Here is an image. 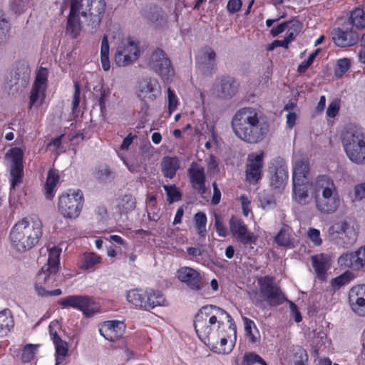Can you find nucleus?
Segmentation results:
<instances>
[{
    "mask_svg": "<svg viewBox=\"0 0 365 365\" xmlns=\"http://www.w3.org/2000/svg\"><path fill=\"white\" fill-rule=\"evenodd\" d=\"M245 335L250 343L257 345L260 342V334L255 322L247 318H243Z\"/></svg>",
    "mask_w": 365,
    "mask_h": 365,
    "instance_id": "obj_35",
    "label": "nucleus"
},
{
    "mask_svg": "<svg viewBox=\"0 0 365 365\" xmlns=\"http://www.w3.org/2000/svg\"><path fill=\"white\" fill-rule=\"evenodd\" d=\"M136 201L134 196L125 194L120 197L118 202V209L121 213H128L135 208Z\"/></svg>",
    "mask_w": 365,
    "mask_h": 365,
    "instance_id": "obj_41",
    "label": "nucleus"
},
{
    "mask_svg": "<svg viewBox=\"0 0 365 365\" xmlns=\"http://www.w3.org/2000/svg\"><path fill=\"white\" fill-rule=\"evenodd\" d=\"M242 6V0H229L226 6V9L229 14H234L241 9Z\"/></svg>",
    "mask_w": 365,
    "mask_h": 365,
    "instance_id": "obj_61",
    "label": "nucleus"
},
{
    "mask_svg": "<svg viewBox=\"0 0 365 365\" xmlns=\"http://www.w3.org/2000/svg\"><path fill=\"white\" fill-rule=\"evenodd\" d=\"M339 103L336 101L331 102L327 110V115L330 118H334L339 113Z\"/></svg>",
    "mask_w": 365,
    "mask_h": 365,
    "instance_id": "obj_64",
    "label": "nucleus"
},
{
    "mask_svg": "<svg viewBox=\"0 0 365 365\" xmlns=\"http://www.w3.org/2000/svg\"><path fill=\"white\" fill-rule=\"evenodd\" d=\"M194 222L198 235L204 237L206 235L207 216L202 212H197L194 216Z\"/></svg>",
    "mask_w": 365,
    "mask_h": 365,
    "instance_id": "obj_45",
    "label": "nucleus"
},
{
    "mask_svg": "<svg viewBox=\"0 0 365 365\" xmlns=\"http://www.w3.org/2000/svg\"><path fill=\"white\" fill-rule=\"evenodd\" d=\"M274 242L281 247L289 249L294 247L291 229L282 227L274 237Z\"/></svg>",
    "mask_w": 365,
    "mask_h": 365,
    "instance_id": "obj_38",
    "label": "nucleus"
},
{
    "mask_svg": "<svg viewBox=\"0 0 365 365\" xmlns=\"http://www.w3.org/2000/svg\"><path fill=\"white\" fill-rule=\"evenodd\" d=\"M148 295L150 303H152L153 304H150V307L149 308L150 309H152L155 308L157 306H166L168 305V302L163 296V294L158 290H155L153 289H148Z\"/></svg>",
    "mask_w": 365,
    "mask_h": 365,
    "instance_id": "obj_43",
    "label": "nucleus"
},
{
    "mask_svg": "<svg viewBox=\"0 0 365 365\" xmlns=\"http://www.w3.org/2000/svg\"><path fill=\"white\" fill-rule=\"evenodd\" d=\"M259 285L260 299L257 305L264 307V302L269 306H277L283 303L284 297L279 286L275 283L274 277L266 276L258 281Z\"/></svg>",
    "mask_w": 365,
    "mask_h": 365,
    "instance_id": "obj_10",
    "label": "nucleus"
},
{
    "mask_svg": "<svg viewBox=\"0 0 365 365\" xmlns=\"http://www.w3.org/2000/svg\"><path fill=\"white\" fill-rule=\"evenodd\" d=\"M177 278L190 289L198 291L202 288V280L200 274L190 267H180L176 274Z\"/></svg>",
    "mask_w": 365,
    "mask_h": 365,
    "instance_id": "obj_23",
    "label": "nucleus"
},
{
    "mask_svg": "<svg viewBox=\"0 0 365 365\" xmlns=\"http://www.w3.org/2000/svg\"><path fill=\"white\" fill-rule=\"evenodd\" d=\"M312 262L318 278L324 279L326 272L331 267V257L324 253L316 255L312 257Z\"/></svg>",
    "mask_w": 365,
    "mask_h": 365,
    "instance_id": "obj_30",
    "label": "nucleus"
},
{
    "mask_svg": "<svg viewBox=\"0 0 365 365\" xmlns=\"http://www.w3.org/2000/svg\"><path fill=\"white\" fill-rule=\"evenodd\" d=\"M59 175L57 170L51 169L47 175L46 182L45 184L46 197L52 199L55 195L54 189L58 182Z\"/></svg>",
    "mask_w": 365,
    "mask_h": 365,
    "instance_id": "obj_40",
    "label": "nucleus"
},
{
    "mask_svg": "<svg viewBox=\"0 0 365 365\" xmlns=\"http://www.w3.org/2000/svg\"><path fill=\"white\" fill-rule=\"evenodd\" d=\"M144 18L156 27L163 26L166 22L161 9L156 6L150 7L146 10L144 13Z\"/></svg>",
    "mask_w": 365,
    "mask_h": 365,
    "instance_id": "obj_34",
    "label": "nucleus"
},
{
    "mask_svg": "<svg viewBox=\"0 0 365 365\" xmlns=\"http://www.w3.org/2000/svg\"><path fill=\"white\" fill-rule=\"evenodd\" d=\"M331 36L335 44L340 47H347L354 45L358 39V34L351 31H344L339 28L334 29L331 32Z\"/></svg>",
    "mask_w": 365,
    "mask_h": 365,
    "instance_id": "obj_28",
    "label": "nucleus"
},
{
    "mask_svg": "<svg viewBox=\"0 0 365 365\" xmlns=\"http://www.w3.org/2000/svg\"><path fill=\"white\" fill-rule=\"evenodd\" d=\"M148 295V289H132L127 292L126 299L128 302L132 304L135 307L149 310L150 304V299Z\"/></svg>",
    "mask_w": 365,
    "mask_h": 365,
    "instance_id": "obj_27",
    "label": "nucleus"
},
{
    "mask_svg": "<svg viewBox=\"0 0 365 365\" xmlns=\"http://www.w3.org/2000/svg\"><path fill=\"white\" fill-rule=\"evenodd\" d=\"M307 237L314 246L318 247L322 244V239L320 236V231L316 228H309L307 232Z\"/></svg>",
    "mask_w": 365,
    "mask_h": 365,
    "instance_id": "obj_53",
    "label": "nucleus"
},
{
    "mask_svg": "<svg viewBox=\"0 0 365 365\" xmlns=\"http://www.w3.org/2000/svg\"><path fill=\"white\" fill-rule=\"evenodd\" d=\"M359 230L356 225L351 220H342L334 223L327 232L329 240L334 245L347 249L356 242Z\"/></svg>",
    "mask_w": 365,
    "mask_h": 365,
    "instance_id": "obj_8",
    "label": "nucleus"
},
{
    "mask_svg": "<svg viewBox=\"0 0 365 365\" xmlns=\"http://www.w3.org/2000/svg\"><path fill=\"white\" fill-rule=\"evenodd\" d=\"M316 209L322 214H333L341 205L338 189L334 180L327 175H319L311 182Z\"/></svg>",
    "mask_w": 365,
    "mask_h": 365,
    "instance_id": "obj_5",
    "label": "nucleus"
},
{
    "mask_svg": "<svg viewBox=\"0 0 365 365\" xmlns=\"http://www.w3.org/2000/svg\"><path fill=\"white\" fill-rule=\"evenodd\" d=\"M286 36H285V41L287 43H289L294 38V36L300 31L301 25L299 21H289V26Z\"/></svg>",
    "mask_w": 365,
    "mask_h": 365,
    "instance_id": "obj_49",
    "label": "nucleus"
},
{
    "mask_svg": "<svg viewBox=\"0 0 365 365\" xmlns=\"http://www.w3.org/2000/svg\"><path fill=\"white\" fill-rule=\"evenodd\" d=\"M365 198V182L357 184L354 187V201H360Z\"/></svg>",
    "mask_w": 365,
    "mask_h": 365,
    "instance_id": "obj_62",
    "label": "nucleus"
},
{
    "mask_svg": "<svg viewBox=\"0 0 365 365\" xmlns=\"http://www.w3.org/2000/svg\"><path fill=\"white\" fill-rule=\"evenodd\" d=\"M235 135L250 144L262 142L269 131V125L261 112L252 107L239 109L231 121Z\"/></svg>",
    "mask_w": 365,
    "mask_h": 365,
    "instance_id": "obj_1",
    "label": "nucleus"
},
{
    "mask_svg": "<svg viewBox=\"0 0 365 365\" xmlns=\"http://www.w3.org/2000/svg\"><path fill=\"white\" fill-rule=\"evenodd\" d=\"M352 278V273L349 271H346L341 274L340 276L334 278L331 284L334 287H341L346 284H347Z\"/></svg>",
    "mask_w": 365,
    "mask_h": 365,
    "instance_id": "obj_57",
    "label": "nucleus"
},
{
    "mask_svg": "<svg viewBox=\"0 0 365 365\" xmlns=\"http://www.w3.org/2000/svg\"><path fill=\"white\" fill-rule=\"evenodd\" d=\"M9 30V22L6 20L4 15L0 14V41L5 38Z\"/></svg>",
    "mask_w": 365,
    "mask_h": 365,
    "instance_id": "obj_63",
    "label": "nucleus"
},
{
    "mask_svg": "<svg viewBox=\"0 0 365 365\" xmlns=\"http://www.w3.org/2000/svg\"><path fill=\"white\" fill-rule=\"evenodd\" d=\"M23 156L22 150L16 147L9 149L5 155V160L11 164L10 183L12 190L21 182L24 168Z\"/></svg>",
    "mask_w": 365,
    "mask_h": 365,
    "instance_id": "obj_15",
    "label": "nucleus"
},
{
    "mask_svg": "<svg viewBox=\"0 0 365 365\" xmlns=\"http://www.w3.org/2000/svg\"><path fill=\"white\" fill-rule=\"evenodd\" d=\"M337 263L341 267L354 271H365V246L354 252H345L339 256Z\"/></svg>",
    "mask_w": 365,
    "mask_h": 365,
    "instance_id": "obj_20",
    "label": "nucleus"
},
{
    "mask_svg": "<svg viewBox=\"0 0 365 365\" xmlns=\"http://www.w3.org/2000/svg\"><path fill=\"white\" fill-rule=\"evenodd\" d=\"M125 325L122 321L110 320L100 325L99 332L102 336L110 341H118L122 357L130 359L133 357V352L129 350L126 343L119 340L124 334Z\"/></svg>",
    "mask_w": 365,
    "mask_h": 365,
    "instance_id": "obj_9",
    "label": "nucleus"
},
{
    "mask_svg": "<svg viewBox=\"0 0 365 365\" xmlns=\"http://www.w3.org/2000/svg\"><path fill=\"white\" fill-rule=\"evenodd\" d=\"M350 61L348 58H341L338 60L334 73L336 76H342L349 68Z\"/></svg>",
    "mask_w": 365,
    "mask_h": 365,
    "instance_id": "obj_54",
    "label": "nucleus"
},
{
    "mask_svg": "<svg viewBox=\"0 0 365 365\" xmlns=\"http://www.w3.org/2000/svg\"><path fill=\"white\" fill-rule=\"evenodd\" d=\"M101 262V257L94 252H86L78 258V266L83 270L91 269Z\"/></svg>",
    "mask_w": 365,
    "mask_h": 365,
    "instance_id": "obj_33",
    "label": "nucleus"
},
{
    "mask_svg": "<svg viewBox=\"0 0 365 365\" xmlns=\"http://www.w3.org/2000/svg\"><path fill=\"white\" fill-rule=\"evenodd\" d=\"M160 92V86L156 79L145 78L139 83L138 96L144 101H155Z\"/></svg>",
    "mask_w": 365,
    "mask_h": 365,
    "instance_id": "obj_24",
    "label": "nucleus"
},
{
    "mask_svg": "<svg viewBox=\"0 0 365 365\" xmlns=\"http://www.w3.org/2000/svg\"><path fill=\"white\" fill-rule=\"evenodd\" d=\"M215 227L220 237H225L227 235V229L221 221L220 217L217 214L215 215Z\"/></svg>",
    "mask_w": 365,
    "mask_h": 365,
    "instance_id": "obj_60",
    "label": "nucleus"
},
{
    "mask_svg": "<svg viewBox=\"0 0 365 365\" xmlns=\"http://www.w3.org/2000/svg\"><path fill=\"white\" fill-rule=\"evenodd\" d=\"M168 108L169 115H170L178 108L179 105V100L175 93L168 88Z\"/></svg>",
    "mask_w": 365,
    "mask_h": 365,
    "instance_id": "obj_50",
    "label": "nucleus"
},
{
    "mask_svg": "<svg viewBox=\"0 0 365 365\" xmlns=\"http://www.w3.org/2000/svg\"><path fill=\"white\" fill-rule=\"evenodd\" d=\"M350 19L355 27L358 29L365 27V13L361 9H355L351 14Z\"/></svg>",
    "mask_w": 365,
    "mask_h": 365,
    "instance_id": "obj_46",
    "label": "nucleus"
},
{
    "mask_svg": "<svg viewBox=\"0 0 365 365\" xmlns=\"http://www.w3.org/2000/svg\"><path fill=\"white\" fill-rule=\"evenodd\" d=\"M104 0H71L66 31L73 38L82 29V24H98L104 13Z\"/></svg>",
    "mask_w": 365,
    "mask_h": 365,
    "instance_id": "obj_3",
    "label": "nucleus"
},
{
    "mask_svg": "<svg viewBox=\"0 0 365 365\" xmlns=\"http://www.w3.org/2000/svg\"><path fill=\"white\" fill-rule=\"evenodd\" d=\"M52 339L56 349V365H58L66 356L68 346L67 342L63 341L56 333L52 334Z\"/></svg>",
    "mask_w": 365,
    "mask_h": 365,
    "instance_id": "obj_37",
    "label": "nucleus"
},
{
    "mask_svg": "<svg viewBox=\"0 0 365 365\" xmlns=\"http://www.w3.org/2000/svg\"><path fill=\"white\" fill-rule=\"evenodd\" d=\"M101 61L103 69L104 71H108L110 66L109 61V43L106 36H103L101 41Z\"/></svg>",
    "mask_w": 365,
    "mask_h": 365,
    "instance_id": "obj_44",
    "label": "nucleus"
},
{
    "mask_svg": "<svg viewBox=\"0 0 365 365\" xmlns=\"http://www.w3.org/2000/svg\"><path fill=\"white\" fill-rule=\"evenodd\" d=\"M190 182L194 189L201 192L205 190V169L200 163L192 162L187 170Z\"/></svg>",
    "mask_w": 365,
    "mask_h": 365,
    "instance_id": "obj_26",
    "label": "nucleus"
},
{
    "mask_svg": "<svg viewBox=\"0 0 365 365\" xmlns=\"http://www.w3.org/2000/svg\"><path fill=\"white\" fill-rule=\"evenodd\" d=\"M163 188L166 192L167 200L170 204L180 200L181 192L175 185H164Z\"/></svg>",
    "mask_w": 365,
    "mask_h": 365,
    "instance_id": "obj_48",
    "label": "nucleus"
},
{
    "mask_svg": "<svg viewBox=\"0 0 365 365\" xmlns=\"http://www.w3.org/2000/svg\"><path fill=\"white\" fill-rule=\"evenodd\" d=\"M272 173L270 184L274 189H283L288 179V169L284 161L278 158L273 160L269 167Z\"/></svg>",
    "mask_w": 365,
    "mask_h": 365,
    "instance_id": "obj_21",
    "label": "nucleus"
},
{
    "mask_svg": "<svg viewBox=\"0 0 365 365\" xmlns=\"http://www.w3.org/2000/svg\"><path fill=\"white\" fill-rule=\"evenodd\" d=\"M203 343L210 346L214 352L222 354L230 353L234 347V343L232 341H227V334H226L225 328L222 329L219 331L217 339L214 341L210 339L207 341Z\"/></svg>",
    "mask_w": 365,
    "mask_h": 365,
    "instance_id": "obj_25",
    "label": "nucleus"
},
{
    "mask_svg": "<svg viewBox=\"0 0 365 365\" xmlns=\"http://www.w3.org/2000/svg\"><path fill=\"white\" fill-rule=\"evenodd\" d=\"M38 345V344H26L22 350L21 354V360L24 363H27L31 361L34 359L35 355L36 354L37 349Z\"/></svg>",
    "mask_w": 365,
    "mask_h": 365,
    "instance_id": "obj_47",
    "label": "nucleus"
},
{
    "mask_svg": "<svg viewBox=\"0 0 365 365\" xmlns=\"http://www.w3.org/2000/svg\"><path fill=\"white\" fill-rule=\"evenodd\" d=\"M261 207L264 210H271L275 207L276 200L273 195L261 193L259 195Z\"/></svg>",
    "mask_w": 365,
    "mask_h": 365,
    "instance_id": "obj_52",
    "label": "nucleus"
},
{
    "mask_svg": "<svg viewBox=\"0 0 365 365\" xmlns=\"http://www.w3.org/2000/svg\"><path fill=\"white\" fill-rule=\"evenodd\" d=\"M309 165L307 159L295 158L292 170V184L308 182Z\"/></svg>",
    "mask_w": 365,
    "mask_h": 365,
    "instance_id": "obj_29",
    "label": "nucleus"
},
{
    "mask_svg": "<svg viewBox=\"0 0 365 365\" xmlns=\"http://www.w3.org/2000/svg\"><path fill=\"white\" fill-rule=\"evenodd\" d=\"M238 83L232 77H225L221 80L220 93L224 97H232L238 89Z\"/></svg>",
    "mask_w": 365,
    "mask_h": 365,
    "instance_id": "obj_39",
    "label": "nucleus"
},
{
    "mask_svg": "<svg viewBox=\"0 0 365 365\" xmlns=\"http://www.w3.org/2000/svg\"><path fill=\"white\" fill-rule=\"evenodd\" d=\"M59 304L63 308L69 307L80 310L87 317L91 316L98 310L95 299L86 295H71L61 299Z\"/></svg>",
    "mask_w": 365,
    "mask_h": 365,
    "instance_id": "obj_13",
    "label": "nucleus"
},
{
    "mask_svg": "<svg viewBox=\"0 0 365 365\" xmlns=\"http://www.w3.org/2000/svg\"><path fill=\"white\" fill-rule=\"evenodd\" d=\"M264 153L262 150L251 153L247 158L245 179L250 184H256L262 177Z\"/></svg>",
    "mask_w": 365,
    "mask_h": 365,
    "instance_id": "obj_17",
    "label": "nucleus"
},
{
    "mask_svg": "<svg viewBox=\"0 0 365 365\" xmlns=\"http://www.w3.org/2000/svg\"><path fill=\"white\" fill-rule=\"evenodd\" d=\"M229 323V329L236 334V328L230 315L224 309L215 305L202 307L195 316L194 327L199 339L202 341L217 339V334L225 328V322Z\"/></svg>",
    "mask_w": 365,
    "mask_h": 365,
    "instance_id": "obj_2",
    "label": "nucleus"
},
{
    "mask_svg": "<svg viewBox=\"0 0 365 365\" xmlns=\"http://www.w3.org/2000/svg\"><path fill=\"white\" fill-rule=\"evenodd\" d=\"M43 234V225L37 217L29 216L18 221L10 232L11 245L20 252H25L39 242Z\"/></svg>",
    "mask_w": 365,
    "mask_h": 365,
    "instance_id": "obj_4",
    "label": "nucleus"
},
{
    "mask_svg": "<svg viewBox=\"0 0 365 365\" xmlns=\"http://www.w3.org/2000/svg\"><path fill=\"white\" fill-rule=\"evenodd\" d=\"M47 252V262L36 276L35 290L36 294L41 297L59 296L62 294L61 289L48 291L43 287V284L49 285L54 282L55 276L59 269L62 250L58 246L53 245L48 247Z\"/></svg>",
    "mask_w": 365,
    "mask_h": 365,
    "instance_id": "obj_6",
    "label": "nucleus"
},
{
    "mask_svg": "<svg viewBox=\"0 0 365 365\" xmlns=\"http://www.w3.org/2000/svg\"><path fill=\"white\" fill-rule=\"evenodd\" d=\"M341 143L349 160L356 165H365V135L354 125H346L341 133Z\"/></svg>",
    "mask_w": 365,
    "mask_h": 365,
    "instance_id": "obj_7",
    "label": "nucleus"
},
{
    "mask_svg": "<svg viewBox=\"0 0 365 365\" xmlns=\"http://www.w3.org/2000/svg\"><path fill=\"white\" fill-rule=\"evenodd\" d=\"M140 56L138 43L131 38L120 41L117 47L114 61L118 66H126L134 63Z\"/></svg>",
    "mask_w": 365,
    "mask_h": 365,
    "instance_id": "obj_12",
    "label": "nucleus"
},
{
    "mask_svg": "<svg viewBox=\"0 0 365 365\" xmlns=\"http://www.w3.org/2000/svg\"><path fill=\"white\" fill-rule=\"evenodd\" d=\"M14 327V319L9 309H5L0 312V336H4Z\"/></svg>",
    "mask_w": 365,
    "mask_h": 365,
    "instance_id": "obj_36",
    "label": "nucleus"
},
{
    "mask_svg": "<svg viewBox=\"0 0 365 365\" xmlns=\"http://www.w3.org/2000/svg\"><path fill=\"white\" fill-rule=\"evenodd\" d=\"M319 52V49L318 48L315 50L313 53H312L307 59L304 60L298 66V72L304 73L307 70V68L313 63Z\"/></svg>",
    "mask_w": 365,
    "mask_h": 365,
    "instance_id": "obj_56",
    "label": "nucleus"
},
{
    "mask_svg": "<svg viewBox=\"0 0 365 365\" xmlns=\"http://www.w3.org/2000/svg\"><path fill=\"white\" fill-rule=\"evenodd\" d=\"M349 304L356 314L365 317V284L356 285L350 289Z\"/></svg>",
    "mask_w": 365,
    "mask_h": 365,
    "instance_id": "obj_22",
    "label": "nucleus"
},
{
    "mask_svg": "<svg viewBox=\"0 0 365 365\" xmlns=\"http://www.w3.org/2000/svg\"><path fill=\"white\" fill-rule=\"evenodd\" d=\"M180 168V160L176 157H165L161 162V171L165 178L173 179Z\"/></svg>",
    "mask_w": 365,
    "mask_h": 365,
    "instance_id": "obj_32",
    "label": "nucleus"
},
{
    "mask_svg": "<svg viewBox=\"0 0 365 365\" xmlns=\"http://www.w3.org/2000/svg\"><path fill=\"white\" fill-rule=\"evenodd\" d=\"M149 66L164 81L171 80L174 75V70L171 66L170 61L165 53L160 48L153 51L149 59Z\"/></svg>",
    "mask_w": 365,
    "mask_h": 365,
    "instance_id": "obj_16",
    "label": "nucleus"
},
{
    "mask_svg": "<svg viewBox=\"0 0 365 365\" xmlns=\"http://www.w3.org/2000/svg\"><path fill=\"white\" fill-rule=\"evenodd\" d=\"M238 200L240 202L242 213L245 217H248L250 215H253L252 210L251 208V200L245 195H242L239 197Z\"/></svg>",
    "mask_w": 365,
    "mask_h": 365,
    "instance_id": "obj_55",
    "label": "nucleus"
},
{
    "mask_svg": "<svg viewBox=\"0 0 365 365\" xmlns=\"http://www.w3.org/2000/svg\"><path fill=\"white\" fill-rule=\"evenodd\" d=\"M307 361V354L304 349L299 348L296 350L294 355V365H305Z\"/></svg>",
    "mask_w": 365,
    "mask_h": 365,
    "instance_id": "obj_59",
    "label": "nucleus"
},
{
    "mask_svg": "<svg viewBox=\"0 0 365 365\" xmlns=\"http://www.w3.org/2000/svg\"><path fill=\"white\" fill-rule=\"evenodd\" d=\"M11 6L16 13L21 14L29 6V0H12Z\"/></svg>",
    "mask_w": 365,
    "mask_h": 365,
    "instance_id": "obj_58",
    "label": "nucleus"
},
{
    "mask_svg": "<svg viewBox=\"0 0 365 365\" xmlns=\"http://www.w3.org/2000/svg\"><path fill=\"white\" fill-rule=\"evenodd\" d=\"M309 187H311V183L302 182V183H294L293 184V199L297 203L301 205H309L313 197L309 194Z\"/></svg>",
    "mask_w": 365,
    "mask_h": 365,
    "instance_id": "obj_31",
    "label": "nucleus"
},
{
    "mask_svg": "<svg viewBox=\"0 0 365 365\" xmlns=\"http://www.w3.org/2000/svg\"><path fill=\"white\" fill-rule=\"evenodd\" d=\"M31 68L27 62L21 61L16 63L11 73V79L7 80L6 88L9 91H17L20 87H25L30 78Z\"/></svg>",
    "mask_w": 365,
    "mask_h": 365,
    "instance_id": "obj_18",
    "label": "nucleus"
},
{
    "mask_svg": "<svg viewBox=\"0 0 365 365\" xmlns=\"http://www.w3.org/2000/svg\"><path fill=\"white\" fill-rule=\"evenodd\" d=\"M232 235L243 245H255L257 236L251 232L244 221L238 217L232 216L229 221Z\"/></svg>",
    "mask_w": 365,
    "mask_h": 365,
    "instance_id": "obj_19",
    "label": "nucleus"
},
{
    "mask_svg": "<svg viewBox=\"0 0 365 365\" xmlns=\"http://www.w3.org/2000/svg\"><path fill=\"white\" fill-rule=\"evenodd\" d=\"M254 363L267 365L265 361L259 355L253 352L246 353L242 360V365H252Z\"/></svg>",
    "mask_w": 365,
    "mask_h": 365,
    "instance_id": "obj_51",
    "label": "nucleus"
},
{
    "mask_svg": "<svg viewBox=\"0 0 365 365\" xmlns=\"http://www.w3.org/2000/svg\"><path fill=\"white\" fill-rule=\"evenodd\" d=\"M48 70L41 67L36 74L29 98V108H39L44 102L47 88Z\"/></svg>",
    "mask_w": 365,
    "mask_h": 365,
    "instance_id": "obj_14",
    "label": "nucleus"
},
{
    "mask_svg": "<svg viewBox=\"0 0 365 365\" xmlns=\"http://www.w3.org/2000/svg\"><path fill=\"white\" fill-rule=\"evenodd\" d=\"M216 54L210 47H205L200 51L198 58L202 66H207L212 68L215 62Z\"/></svg>",
    "mask_w": 365,
    "mask_h": 365,
    "instance_id": "obj_42",
    "label": "nucleus"
},
{
    "mask_svg": "<svg viewBox=\"0 0 365 365\" xmlns=\"http://www.w3.org/2000/svg\"><path fill=\"white\" fill-rule=\"evenodd\" d=\"M83 195L81 190H76L63 193L58 197V208L66 218H77L83 206Z\"/></svg>",
    "mask_w": 365,
    "mask_h": 365,
    "instance_id": "obj_11",
    "label": "nucleus"
}]
</instances>
